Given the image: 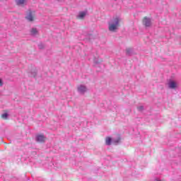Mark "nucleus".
Listing matches in <instances>:
<instances>
[{
  "label": "nucleus",
  "mask_w": 181,
  "mask_h": 181,
  "mask_svg": "<svg viewBox=\"0 0 181 181\" xmlns=\"http://www.w3.org/2000/svg\"><path fill=\"white\" fill-rule=\"evenodd\" d=\"M112 141V139L111 137L108 136L105 139V144L106 145H111V142Z\"/></svg>",
  "instance_id": "nucleus-8"
},
{
  "label": "nucleus",
  "mask_w": 181,
  "mask_h": 181,
  "mask_svg": "<svg viewBox=\"0 0 181 181\" xmlns=\"http://www.w3.org/2000/svg\"><path fill=\"white\" fill-rule=\"evenodd\" d=\"M121 141V138L118 137L116 140H114L115 144H118Z\"/></svg>",
  "instance_id": "nucleus-12"
},
{
  "label": "nucleus",
  "mask_w": 181,
  "mask_h": 181,
  "mask_svg": "<svg viewBox=\"0 0 181 181\" xmlns=\"http://www.w3.org/2000/svg\"><path fill=\"white\" fill-rule=\"evenodd\" d=\"M137 108H138L139 111H143L144 110V106H140Z\"/></svg>",
  "instance_id": "nucleus-13"
},
{
  "label": "nucleus",
  "mask_w": 181,
  "mask_h": 181,
  "mask_svg": "<svg viewBox=\"0 0 181 181\" xmlns=\"http://www.w3.org/2000/svg\"><path fill=\"white\" fill-rule=\"evenodd\" d=\"M78 90L79 93H86V91H87V88L84 86H81L78 88Z\"/></svg>",
  "instance_id": "nucleus-7"
},
{
  "label": "nucleus",
  "mask_w": 181,
  "mask_h": 181,
  "mask_svg": "<svg viewBox=\"0 0 181 181\" xmlns=\"http://www.w3.org/2000/svg\"><path fill=\"white\" fill-rule=\"evenodd\" d=\"M31 33L32 35H36L37 33V30H36V28H33L31 30Z\"/></svg>",
  "instance_id": "nucleus-11"
},
{
  "label": "nucleus",
  "mask_w": 181,
  "mask_h": 181,
  "mask_svg": "<svg viewBox=\"0 0 181 181\" xmlns=\"http://www.w3.org/2000/svg\"><path fill=\"white\" fill-rule=\"evenodd\" d=\"M143 24L144 25V26H146L147 28L151 26V25H152V23H151V19L148 18V17H144V18Z\"/></svg>",
  "instance_id": "nucleus-2"
},
{
  "label": "nucleus",
  "mask_w": 181,
  "mask_h": 181,
  "mask_svg": "<svg viewBox=\"0 0 181 181\" xmlns=\"http://www.w3.org/2000/svg\"><path fill=\"white\" fill-rule=\"evenodd\" d=\"M26 19H28V21H30V22H33V21L35 20V14H33L32 12H30L26 16Z\"/></svg>",
  "instance_id": "nucleus-5"
},
{
  "label": "nucleus",
  "mask_w": 181,
  "mask_h": 181,
  "mask_svg": "<svg viewBox=\"0 0 181 181\" xmlns=\"http://www.w3.org/2000/svg\"><path fill=\"white\" fill-rule=\"evenodd\" d=\"M36 141H38L39 144H42V142H45V141H46V138L45 137V135L40 134L37 136Z\"/></svg>",
  "instance_id": "nucleus-3"
},
{
  "label": "nucleus",
  "mask_w": 181,
  "mask_h": 181,
  "mask_svg": "<svg viewBox=\"0 0 181 181\" xmlns=\"http://www.w3.org/2000/svg\"><path fill=\"white\" fill-rule=\"evenodd\" d=\"M1 118H3V119H8V113L6 112V113L1 115Z\"/></svg>",
  "instance_id": "nucleus-10"
},
{
  "label": "nucleus",
  "mask_w": 181,
  "mask_h": 181,
  "mask_svg": "<svg viewBox=\"0 0 181 181\" xmlns=\"http://www.w3.org/2000/svg\"><path fill=\"white\" fill-rule=\"evenodd\" d=\"M119 26V19L118 18H115L114 23L109 24V30L110 32H115Z\"/></svg>",
  "instance_id": "nucleus-1"
},
{
  "label": "nucleus",
  "mask_w": 181,
  "mask_h": 181,
  "mask_svg": "<svg viewBox=\"0 0 181 181\" xmlns=\"http://www.w3.org/2000/svg\"><path fill=\"white\" fill-rule=\"evenodd\" d=\"M127 53H129L130 49H127Z\"/></svg>",
  "instance_id": "nucleus-15"
},
{
  "label": "nucleus",
  "mask_w": 181,
  "mask_h": 181,
  "mask_svg": "<svg viewBox=\"0 0 181 181\" xmlns=\"http://www.w3.org/2000/svg\"><path fill=\"white\" fill-rule=\"evenodd\" d=\"M86 13L84 11H82L81 13H79V15L78 16V19H84V16H86Z\"/></svg>",
  "instance_id": "nucleus-9"
},
{
  "label": "nucleus",
  "mask_w": 181,
  "mask_h": 181,
  "mask_svg": "<svg viewBox=\"0 0 181 181\" xmlns=\"http://www.w3.org/2000/svg\"><path fill=\"white\" fill-rule=\"evenodd\" d=\"M26 1L27 0H16V4L18 6H22L25 5V4H26Z\"/></svg>",
  "instance_id": "nucleus-6"
},
{
  "label": "nucleus",
  "mask_w": 181,
  "mask_h": 181,
  "mask_svg": "<svg viewBox=\"0 0 181 181\" xmlns=\"http://www.w3.org/2000/svg\"><path fill=\"white\" fill-rule=\"evenodd\" d=\"M2 80L0 79V86H2Z\"/></svg>",
  "instance_id": "nucleus-14"
},
{
  "label": "nucleus",
  "mask_w": 181,
  "mask_h": 181,
  "mask_svg": "<svg viewBox=\"0 0 181 181\" xmlns=\"http://www.w3.org/2000/svg\"><path fill=\"white\" fill-rule=\"evenodd\" d=\"M168 87L169 88L175 89L176 88V87H177V83H176V81H170L168 83Z\"/></svg>",
  "instance_id": "nucleus-4"
}]
</instances>
